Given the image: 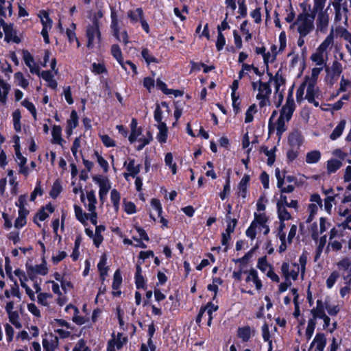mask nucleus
I'll return each instance as SVG.
<instances>
[{"label":"nucleus","instance_id":"603ef678","mask_svg":"<svg viewBox=\"0 0 351 351\" xmlns=\"http://www.w3.org/2000/svg\"><path fill=\"white\" fill-rule=\"evenodd\" d=\"M122 283V277L119 269H117L113 276V282L112 287L114 290L119 289V287Z\"/></svg>","mask_w":351,"mask_h":351},{"label":"nucleus","instance_id":"338daca9","mask_svg":"<svg viewBox=\"0 0 351 351\" xmlns=\"http://www.w3.org/2000/svg\"><path fill=\"white\" fill-rule=\"evenodd\" d=\"M327 0H313V12L324 11L323 9Z\"/></svg>","mask_w":351,"mask_h":351},{"label":"nucleus","instance_id":"f8f14e48","mask_svg":"<svg viewBox=\"0 0 351 351\" xmlns=\"http://www.w3.org/2000/svg\"><path fill=\"white\" fill-rule=\"evenodd\" d=\"M58 346V338L52 335H46L43 339V346L45 351H55Z\"/></svg>","mask_w":351,"mask_h":351},{"label":"nucleus","instance_id":"473e14b6","mask_svg":"<svg viewBox=\"0 0 351 351\" xmlns=\"http://www.w3.org/2000/svg\"><path fill=\"white\" fill-rule=\"evenodd\" d=\"M159 132L157 134V139L160 143H166L167 138V128L165 123H160L157 126Z\"/></svg>","mask_w":351,"mask_h":351},{"label":"nucleus","instance_id":"bf43d9fd","mask_svg":"<svg viewBox=\"0 0 351 351\" xmlns=\"http://www.w3.org/2000/svg\"><path fill=\"white\" fill-rule=\"evenodd\" d=\"M165 162L166 165L169 166L171 169L173 174H176V164L173 162V155L171 153H167L165 155Z\"/></svg>","mask_w":351,"mask_h":351},{"label":"nucleus","instance_id":"4468645a","mask_svg":"<svg viewBox=\"0 0 351 351\" xmlns=\"http://www.w3.org/2000/svg\"><path fill=\"white\" fill-rule=\"evenodd\" d=\"M253 222L255 223L256 226L260 231H263L265 235L269 232V228L267 225V217L265 214H255V219Z\"/></svg>","mask_w":351,"mask_h":351},{"label":"nucleus","instance_id":"4be33fe9","mask_svg":"<svg viewBox=\"0 0 351 351\" xmlns=\"http://www.w3.org/2000/svg\"><path fill=\"white\" fill-rule=\"evenodd\" d=\"M94 181L99 184V191L108 193L111 188L110 182L106 178L101 176H95L93 178Z\"/></svg>","mask_w":351,"mask_h":351},{"label":"nucleus","instance_id":"4c0bfd02","mask_svg":"<svg viewBox=\"0 0 351 351\" xmlns=\"http://www.w3.org/2000/svg\"><path fill=\"white\" fill-rule=\"evenodd\" d=\"M238 337L243 341H247L251 337V328L250 326H244L238 329Z\"/></svg>","mask_w":351,"mask_h":351},{"label":"nucleus","instance_id":"052dcab7","mask_svg":"<svg viewBox=\"0 0 351 351\" xmlns=\"http://www.w3.org/2000/svg\"><path fill=\"white\" fill-rule=\"evenodd\" d=\"M21 104L31 112L34 119L36 120V110L34 105L27 99H24Z\"/></svg>","mask_w":351,"mask_h":351},{"label":"nucleus","instance_id":"b1692460","mask_svg":"<svg viewBox=\"0 0 351 351\" xmlns=\"http://www.w3.org/2000/svg\"><path fill=\"white\" fill-rule=\"evenodd\" d=\"M325 308L326 306L324 305L323 302L321 300H317L316 307L311 310L314 320L316 318L321 319L326 315Z\"/></svg>","mask_w":351,"mask_h":351},{"label":"nucleus","instance_id":"e2e57ef3","mask_svg":"<svg viewBox=\"0 0 351 351\" xmlns=\"http://www.w3.org/2000/svg\"><path fill=\"white\" fill-rule=\"evenodd\" d=\"M351 265V261L349 258L345 257L340 260L337 263V267L340 270H347Z\"/></svg>","mask_w":351,"mask_h":351},{"label":"nucleus","instance_id":"9d476101","mask_svg":"<svg viewBox=\"0 0 351 351\" xmlns=\"http://www.w3.org/2000/svg\"><path fill=\"white\" fill-rule=\"evenodd\" d=\"M294 110V100L292 98L291 95H290L287 99L285 105L282 107L280 111V117L283 119H285L287 122H288L291 119Z\"/></svg>","mask_w":351,"mask_h":351},{"label":"nucleus","instance_id":"5fc2aeb1","mask_svg":"<svg viewBox=\"0 0 351 351\" xmlns=\"http://www.w3.org/2000/svg\"><path fill=\"white\" fill-rule=\"evenodd\" d=\"M335 199V196H328L324 198V210L329 215H330L332 213V203L334 202Z\"/></svg>","mask_w":351,"mask_h":351},{"label":"nucleus","instance_id":"ea45409f","mask_svg":"<svg viewBox=\"0 0 351 351\" xmlns=\"http://www.w3.org/2000/svg\"><path fill=\"white\" fill-rule=\"evenodd\" d=\"M128 16L132 22H137L143 18V12L141 8H137L134 11L130 10Z\"/></svg>","mask_w":351,"mask_h":351},{"label":"nucleus","instance_id":"680f3d73","mask_svg":"<svg viewBox=\"0 0 351 351\" xmlns=\"http://www.w3.org/2000/svg\"><path fill=\"white\" fill-rule=\"evenodd\" d=\"M94 155L97 158V162L104 169V172H107L109 168L108 162L101 155H99L97 151H95Z\"/></svg>","mask_w":351,"mask_h":351},{"label":"nucleus","instance_id":"37998d69","mask_svg":"<svg viewBox=\"0 0 351 351\" xmlns=\"http://www.w3.org/2000/svg\"><path fill=\"white\" fill-rule=\"evenodd\" d=\"M322 69H323V66H320V67H317V68H313L312 69L311 75V76H306L304 77V82H311V83H316L317 84V80L318 75L320 73V72L322 71Z\"/></svg>","mask_w":351,"mask_h":351},{"label":"nucleus","instance_id":"de8ad7c7","mask_svg":"<svg viewBox=\"0 0 351 351\" xmlns=\"http://www.w3.org/2000/svg\"><path fill=\"white\" fill-rule=\"evenodd\" d=\"M120 198V193L116 189L111 191L110 199L116 211L119 210Z\"/></svg>","mask_w":351,"mask_h":351},{"label":"nucleus","instance_id":"2eb2a0df","mask_svg":"<svg viewBox=\"0 0 351 351\" xmlns=\"http://www.w3.org/2000/svg\"><path fill=\"white\" fill-rule=\"evenodd\" d=\"M244 274H245L246 278H245V282H253L255 285V287L257 290H260L262 288V282L259 279L258 276V272L254 269H250L248 271H245Z\"/></svg>","mask_w":351,"mask_h":351},{"label":"nucleus","instance_id":"49530a36","mask_svg":"<svg viewBox=\"0 0 351 351\" xmlns=\"http://www.w3.org/2000/svg\"><path fill=\"white\" fill-rule=\"evenodd\" d=\"M69 129L72 131L78 124V116L76 111L73 110L70 114V118L67 121Z\"/></svg>","mask_w":351,"mask_h":351},{"label":"nucleus","instance_id":"f257e3e1","mask_svg":"<svg viewBox=\"0 0 351 351\" xmlns=\"http://www.w3.org/2000/svg\"><path fill=\"white\" fill-rule=\"evenodd\" d=\"M314 21V14L303 12L298 15L295 21L290 25V28L296 30L300 36H306L313 31Z\"/></svg>","mask_w":351,"mask_h":351},{"label":"nucleus","instance_id":"79ce46f5","mask_svg":"<svg viewBox=\"0 0 351 351\" xmlns=\"http://www.w3.org/2000/svg\"><path fill=\"white\" fill-rule=\"evenodd\" d=\"M62 128L59 125H54L52 128L51 135L54 143L60 144L62 141Z\"/></svg>","mask_w":351,"mask_h":351},{"label":"nucleus","instance_id":"9b49d317","mask_svg":"<svg viewBox=\"0 0 351 351\" xmlns=\"http://www.w3.org/2000/svg\"><path fill=\"white\" fill-rule=\"evenodd\" d=\"M0 23L5 33V39L8 42L14 41L18 43L19 39L16 36V31L13 28V25L5 23L3 18H0Z\"/></svg>","mask_w":351,"mask_h":351},{"label":"nucleus","instance_id":"20e7f679","mask_svg":"<svg viewBox=\"0 0 351 351\" xmlns=\"http://www.w3.org/2000/svg\"><path fill=\"white\" fill-rule=\"evenodd\" d=\"M345 242L346 241L343 239V232L335 228H332L330 231L328 243L325 250L326 253L328 254L331 251H340Z\"/></svg>","mask_w":351,"mask_h":351},{"label":"nucleus","instance_id":"cd10ccee","mask_svg":"<svg viewBox=\"0 0 351 351\" xmlns=\"http://www.w3.org/2000/svg\"><path fill=\"white\" fill-rule=\"evenodd\" d=\"M326 343V339L324 334L318 333L315 335L312 345L316 346V349L319 351H323Z\"/></svg>","mask_w":351,"mask_h":351},{"label":"nucleus","instance_id":"864d4df0","mask_svg":"<svg viewBox=\"0 0 351 351\" xmlns=\"http://www.w3.org/2000/svg\"><path fill=\"white\" fill-rule=\"evenodd\" d=\"M257 267L262 271L266 273L269 269V268H272L271 266L268 264L266 256L258 258Z\"/></svg>","mask_w":351,"mask_h":351},{"label":"nucleus","instance_id":"6e6d98bb","mask_svg":"<svg viewBox=\"0 0 351 351\" xmlns=\"http://www.w3.org/2000/svg\"><path fill=\"white\" fill-rule=\"evenodd\" d=\"M287 122L285 119L280 117L278 119L276 123V132L277 134L280 136L287 130L285 123Z\"/></svg>","mask_w":351,"mask_h":351},{"label":"nucleus","instance_id":"39448f33","mask_svg":"<svg viewBox=\"0 0 351 351\" xmlns=\"http://www.w3.org/2000/svg\"><path fill=\"white\" fill-rule=\"evenodd\" d=\"M86 37L88 39L87 47L93 48L95 44L99 43L101 40L99 32V23L96 16L93 19L92 24L88 25L86 28Z\"/></svg>","mask_w":351,"mask_h":351},{"label":"nucleus","instance_id":"e433bc0d","mask_svg":"<svg viewBox=\"0 0 351 351\" xmlns=\"http://www.w3.org/2000/svg\"><path fill=\"white\" fill-rule=\"evenodd\" d=\"M276 147L271 149H268L267 147L262 146L260 149L261 152H263L267 156V164L268 165H272L275 161V152Z\"/></svg>","mask_w":351,"mask_h":351},{"label":"nucleus","instance_id":"13d9d810","mask_svg":"<svg viewBox=\"0 0 351 351\" xmlns=\"http://www.w3.org/2000/svg\"><path fill=\"white\" fill-rule=\"evenodd\" d=\"M41 23L43 28L51 29L52 27V21L49 17L48 14L46 12H43L40 16Z\"/></svg>","mask_w":351,"mask_h":351},{"label":"nucleus","instance_id":"2f4dec72","mask_svg":"<svg viewBox=\"0 0 351 351\" xmlns=\"http://www.w3.org/2000/svg\"><path fill=\"white\" fill-rule=\"evenodd\" d=\"M317 243L316 254L315 256V261H317L320 257L326 243V236L324 235L317 240H314Z\"/></svg>","mask_w":351,"mask_h":351},{"label":"nucleus","instance_id":"c85d7f7f","mask_svg":"<svg viewBox=\"0 0 351 351\" xmlns=\"http://www.w3.org/2000/svg\"><path fill=\"white\" fill-rule=\"evenodd\" d=\"M269 78L268 81L269 83L272 81H274L276 93L279 92L280 86L283 85L285 83V80L282 77V75L278 71L274 76H273L271 73H269Z\"/></svg>","mask_w":351,"mask_h":351},{"label":"nucleus","instance_id":"bb28decb","mask_svg":"<svg viewBox=\"0 0 351 351\" xmlns=\"http://www.w3.org/2000/svg\"><path fill=\"white\" fill-rule=\"evenodd\" d=\"M10 90V86L3 80H0V102L5 104L7 95Z\"/></svg>","mask_w":351,"mask_h":351},{"label":"nucleus","instance_id":"6e6552de","mask_svg":"<svg viewBox=\"0 0 351 351\" xmlns=\"http://www.w3.org/2000/svg\"><path fill=\"white\" fill-rule=\"evenodd\" d=\"M127 341V337H124L122 333L119 332L117 335L112 333L111 339L108 342L107 351L120 350Z\"/></svg>","mask_w":351,"mask_h":351},{"label":"nucleus","instance_id":"7ed1b4c3","mask_svg":"<svg viewBox=\"0 0 351 351\" xmlns=\"http://www.w3.org/2000/svg\"><path fill=\"white\" fill-rule=\"evenodd\" d=\"M319 90L316 86V83L303 82L296 92V99L298 101H301L304 99L309 103H312L315 106H319V103L315 99L319 96Z\"/></svg>","mask_w":351,"mask_h":351},{"label":"nucleus","instance_id":"ddd939ff","mask_svg":"<svg viewBox=\"0 0 351 351\" xmlns=\"http://www.w3.org/2000/svg\"><path fill=\"white\" fill-rule=\"evenodd\" d=\"M311 204L308 206V213H311L312 215H317L319 208H322L323 206L322 199L320 195L317 193H313L310 197Z\"/></svg>","mask_w":351,"mask_h":351},{"label":"nucleus","instance_id":"7c9ffc66","mask_svg":"<svg viewBox=\"0 0 351 351\" xmlns=\"http://www.w3.org/2000/svg\"><path fill=\"white\" fill-rule=\"evenodd\" d=\"M342 166V162L340 160L337 159H330L327 161V173L328 174L335 173Z\"/></svg>","mask_w":351,"mask_h":351},{"label":"nucleus","instance_id":"423d86ee","mask_svg":"<svg viewBox=\"0 0 351 351\" xmlns=\"http://www.w3.org/2000/svg\"><path fill=\"white\" fill-rule=\"evenodd\" d=\"M330 5H332L335 10V22H343L346 25L348 19V8L346 1L339 2L331 1L328 8H329Z\"/></svg>","mask_w":351,"mask_h":351},{"label":"nucleus","instance_id":"1a4fd4ad","mask_svg":"<svg viewBox=\"0 0 351 351\" xmlns=\"http://www.w3.org/2000/svg\"><path fill=\"white\" fill-rule=\"evenodd\" d=\"M328 8L324 11L317 12V16L316 19L317 31L322 33H325L327 31L330 16L328 13Z\"/></svg>","mask_w":351,"mask_h":351},{"label":"nucleus","instance_id":"a878e982","mask_svg":"<svg viewBox=\"0 0 351 351\" xmlns=\"http://www.w3.org/2000/svg\"><path fill=\"white\" fill-rule=\"evenodd\" d=\"M111 53L112 56L118 61L121 65L122 68L127 71L128 68L125 67V64L123 65V60L121 49L118 45H112L111 47Z\"/></svg>","mask_w":351,"mask_h":351},{"label":"nucleus","instance_id":"8fccbe9b","mask_svg":"<svg viewBox=\"0 0 351 351\" xmlns=\"http://www.w3.org/2000/svg\"><path fill=\"white\" fill-rule=\"evenodd\" d=\"M152 139L153 137L152 134L150 133V132H147L146 136L138 138V141L140 143V144L136 147V149L138 151L141 150L145 145H148L151 142V141H152Z\"/></svg>","mask_w":351,"mask_h":351},{"label":"nucleus","instance_id":"0eeeda50","mask_svg":"<svg viewBox=\"0 0 351 351\" xmlns=\"http://www.w3.org/2000/svg\"><path fill=\"white\" fill-rule=\"evenodd\" d=\"M300 271V266L296 263L289 265V263H283L281 266V271L286 281H289L290 279L296 280Z\"/></svg>","mask_w":351,"mask_h":351},{"label":"nucleus","instance_id":"aec40b11","mask_svg":"<svg viewBox=\"0 0 351 351\" xmlns=\"http://www.w3.org/2000/svg\"><path fill=\"white\" fill-rule=\"evenodd\" d=\"M311 59L316 65L324 66L326 64L328 56L326 53H323L317 49L316 51L311 55Z\"/></svg>","mask_w":351,"mask_h":351},{"label":"nucleus","instance_id":"0e129e2a","mask_svg":"<svg viewBox=\"0 0 351 351\" xmlns=\"http://www.w3.org/2000/svg\"><path fill=\"white\" fill-rule=\"evenodd\" d=\"M14 78L19 82V85L23 88H26L28 86V81L25 79L23 75L21 72L16 73L14 74Z\"/></svg>","mask_w":351,"mask_h":351},{"label":"nucleus","instance_id":"a18cd8bd","mask_svg":"<svg viewBox=\"0 0 351 351\" xmlns=\"http://www.w3.org/2000/svg\"><path fill=\"white\" fill-rule=\"evenodd\" d=\"M141 56L148 64H149L150 63L158 62L157 59L152 55L149 50L147 48H143L142 49Z\"/></svg>","mask_w":351,"mask_h":351},{"label":"nucleus","instance_id":"774afa93","mask_svg":"<svg viewBox=\"0 0 351 351\" xmlns=\"http://www.w3.org/2000/svg\"><path fill=\"white\" fill-rule=\"evenodd\" d=\"M110 28L112 30L113 36L119 40L121 41V37L119 36V27L118 19L113 20L111 22Z\"/></svg>","mask_w":351,"mask_h":351},{"label":"nucleus","instance_id":"f3484780","mask_svg":"<svg viewBox=\"0 0 351 351\" xmlns=\"http://www.w3.org/2000/svg\"><path fill=\"white\" fill-rule=\"evenodd\" d=\"M23 60L25 64L29 67L30 72L40 76L39 66L34 62L32 56L28 51L24 52Z\"/></svg>","mask_w":351,"mask_h":351},{"label":"nucleus","instance_id":"412c9836","mask_svg":"<svg viewBox=\"0 0 351 351\" xmlns=\"http://www.w3.org/2000/svg\"><path fill=\"white\" fill-rule=\"evenodd\" d=\"M303 136L300 132L294 131L289 136V143L292 147H300L303 143Z\"/></svg>","mask_w":351,"mask_h":351},{"label":"nucleus","instance_id":"393cba45","mask_svg":"<svg viewBox=\"0 0 351 351\" xmlns=\"http://www.w3.org/2000/svg\"><path fill=\"white\" fill-rule=\"evenodd\" d=\"M250 176L245 175L243 178L241 180L239 186H238V194L241 196L243 198H245L247 195V188L248 183L250 182Z\"/></svg>","mask_w":351,"mask_h":351},{"label":"nucleus","instance_id":"58836bf2","mask_svg":"<svg viewBox=\"0 0 351 351\" xmlns=\"http://www.w3.org/2000/svg\"><path fill=\"white\" fill-rule=\"evenodd\" d=\"M278 215L280 221L289 220L291 219L290 213L287 210L285 206L281 203H277Z\"/></svg>","mask_w":351,"mask_h":351},{"label":"nucleus","instance_id":"c03bdc74","mask_svg":"<svg viewBox=\"0 0 351 351\" xmlns=\"http://www.w3.org/2000/svg\"><path fill=\"white\" fill-rule=\"evenodd\" d=\"M74 209L76 218L82 223H85L88 219V214L84 213L82 209L77 205L74 206Z\"/></svg>","mask_w":351,"mask_h":351},{"label":"nucleus","instance_id":"c9c22d12","mask_svg":"<svg viewBox=\"0 0 351 351\" xmlns=\"http://www.w3.org/2000/svg\"><path fill=\"white\" fill-rule=\"evenodd\" d=\"M86 198L88 199V211H94L96 209L97 199L95 194V191L91 190L86 193Z\"/></svg>","mask_w":351,"mask_h":351},{"label":"nucleus","instance_id":"dca6fc26","mask_svg":"<svg viewBox=\"0 0 351 351\" xmlns=\"http://www.w3.org/2000/svg\"><path fill=\"white\" fill-rule=\"evenodd\" d=\"M334 45V35L333 30H331L330 34L326 36L324 41L317 47V49L323 53H326L328 56V53L331 51Z\"/></svg>","mask_w":351,"mask_h":351},{"label":"nucleus","instance_id":"a19ab883","mask_svg":"<svg viewBox=\"0 0 351 351\" xmlns=\"http://www.w3.org/2000/svg\"><path fill=\"white\" fill-rule=\"evenodd\" d=\"M8 318H9L10 322L16 328L20 329L22 328V324L19 320V315L16 311L8 313Z\"/></svg>","mask_w":351,"mask_h":351},{"label":"nucleus","instance_id":"a211bd4d","mask_svg":"<svg viewBox=\"0 0 351 351\" xmlns=\"http://www.w3.org/2000/svg\"><path fill=\"white\" fill-rule=\"evenodd\" d=\"M336 32L339 36L345 40V47L351 56V33L342 27H337Z\"/></svg>","mask_w":351,"mask_h":351},{"label":"nucleus","instance_id":"4d7b16f0","mask_svg":"<svg viewBox=\"0 0 351 351\" xmlns=\"http://www.w3.org/2000/svg\"><path fill=\"white\" fill-rule=\"evenodd\" d=\"M315 321L314 319H311L308 322V325L306 329L305 335L307 339H310L313 334L314 330L315 328Z\"/></svg>","mask_w":351,"mask_h":351},{"label":"nucleus","instance_id":"72a5a7b5","mask_svg":"<svg viewBox=\"0 0 351 351\" xmlns=\"http://www.w3.org/2000/svg\"><path fill=\"white\" fill-rule=\"evenodd\" d=\"M106 261L107 258L106 255H103L97 265V267L100 273V276L103 281L105 280V277L108 274V267L106 266Z\"/></svg>","mask_w":351,"mask_h":351},{"label":"nucleus","instance_id":"f03ea898","mask_svg":"<svg viewBox=\"0 0 351 351\" xmlns=\"http://www.w3.org/2000/svg\"><path fill=\"white\" fill-rule=\"evenodd\" d=\"M252 90L256 93V99L260 108L271 105V88L269 81L263 82L261 79L251 82Z\"/></svg>","mask_w":351,"mask_h":351},{"label":"nucleus","instance_id":"c756f323","mask_svg":"<svg viewBox=\"0 0 351 351\" xmlns=\"http://www.w3.org/2000/svg\"><path fill=\"white\" fill-rule=\"evenodd\" d=\"M40 75L44 79L47 83L48 86L52 88L56 89L57 87V82L53 78V75L49 71H45L40 73Z\"/></svg>","mask_w":351,"mask_h":351},{"label":"nucleus","instance_id":"3c124183","mask_svg":"<svg viewBox=\"0 0 351 351\" xmlns=\"http://www.w3.org/2000/svg\"><path fill=\"white\" fill-rule=\"evenodd\" d=\"M4 329L5 332V339L8 343L12 341L14 336V330L13 327L8 323L4 325Z\"/></svg>","mask_w":351,"mask_h":351},{"label":"nucleus","instance_id":"09e8293b","mask_svg":"<svg viewBox=\"0 0 351 351\" xmlns=\"http://www.w3.org/2000/svg\"><path fill=\"white\" fill-rule=\"evenodd\" d=\"M339 273L337 271H333L327 278L326 284L328 289H331L337 279L339 278Z\"/></svg>","mask_w":351,"mask_h":351},{"label":"nucleus","instance_id":"69168bd1","mask_svg":"<svg viewBox=\"0 0 351 351\" xmlns=\"http://www.w3.org/2000/svg\"><path fill=\"white\" fill-rule=\"evenodd\" d=\"M256 106L255 104H253L249 107L247 110L245 112V123H250L253 121V114L256 112Z\"/></svg>","mask_w":351,"mask_h":351},{"label":"nucleus","instance_id":"5701e85b","mask_svg":"<svg viewBox=\"0 0 351 351\" xmlns=\"http://www.w3.org/2000/svg\"><path fill=\"white\" fill-rule=\"evenodd\" d=\"M346 121L341 120L330 135V138L335 141L340 137L346 128Z\"/></svg>","mask_w":351,"mask_h":351},{"label":"nucleus","instance_id":"6ab92c4d","mask_svg":"<svg viewBox=\"0 0 351 351\" xmlns=\"http://www.w3.org/2000/svg\"><path fill=\"white\" fill-rule=\"evenodd\" d=\"M124 166L126 167L127 171H129V173H124L125 178H127L128 176L134 178L141 170V165H135V160L134 159H129L128 162H125Z\"/></svg>","mask_w":351,"mask_h":351},{"label":"nucleus","instance_id":"f704fd0d","mask_svg":"<svg viewBox=\"0 0 351 351\" xmlns=\"http://www.w3.org/2000/svg\"><path fill=\"white\" fill-rule=\"evenodd\" d=\"M321 158V152L318 150H313L308 152L306 156V162L308 164L317 162Z\"/></svg>","mask_w":351,"mask_h":351}]
</instances>
